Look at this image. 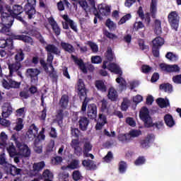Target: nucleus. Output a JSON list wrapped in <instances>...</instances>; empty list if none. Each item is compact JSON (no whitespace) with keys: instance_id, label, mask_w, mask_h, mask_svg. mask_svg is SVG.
Instances as JSON below:
<instances>
[{"instance_id":"22","label":"nucleus","mask_w":181,"mask_h":181,"mask_svg":"<svg viewBox=\"0 0 181 181\" xmlns=\"http://www.w3.org/2000/svg\"><path fill=\"white\" fill-rule=\"evenodd\" d=\"M90 120L86 117H81L78 120L79 128L81 131H87Z\"/></svg>"},{"instance_id":"29","label":"nucleus","mask_w":181,"mask_h":181,"mask_svg":"<svg viewBox=\"0 0 181 181\" xmlns=\"http://www.w3.org/2000/svg\"><path fill=\"white\" fill-rule=\"evenodd\" d=\"M107 98L110 101H117L118 100V92L114 88H110L108 90Z\"/></svg>"},{"instance_id":"30","label":"nucleus","mask_w":181,"mask_h":181,"mask_svg":"<svg viewBox=\"0 0 181 181\" xmlns=\"http://www.w3.org/2000/svg\"><path fill=\"white\" fill-rule=\"evenodd\" d=\"M156 103L160 108H167V107H169V105H170V103H169V99H168L167 98H165V99L159 98L156 100Z\"/></svg>"},{"instance_id":"62","label":"nucleus","mask_w":181,"mask_h":181,"mask_svg":"<svg viewBox=\"0 0 181 181\" xmlns=\"http://www.w3.org/2000/svg\"><path fill=\"white\" fill-rule=\"evenodd\" d=\"M139 46L141 50H148L149 47L145 45V41L142 39L139 40Z\"/></svg>"},{"instance_id":"42","label":"nucleus","mask_w":181,"mask_h":181,"mask_svg":"<svg viewBox=\"0 0 181 181\" xmlns=\"http://www.w3.org/2000/svg\"><path fill=\"white\" fill-rule=\"evenodd\" d=\"M160 90H163L165 93H172L173 86L170 83H162L159 87Z\"/></svg>"},{"instance_id":"49","label":"nucleus","mask_w":181,"mask_h":181,"mask_svg":"<svg viewBox=\"0 0 181 181\" xmlns=\"http://www.w3.org/2000/svg\"><path fill=\"white\" fill-rule=\"evenodd\" d=\"M6 149L11 158L16 156V148L14 146L13 144L11 143V144L8 147H7Z\"/></svg>"},{"instance_id":"31","label":"nucleus","mask_w":181,"mask_h":181,"mask_svg":"<svg viewBox=\"0 0 181 181\" xmlns=\"http://www.w3.org/2000/svg\"><path fill=\"white\" fill-rule=\"evenodd\" d=\"M154 33L156 35H161L162 33V21L159 19L154 21Z\"/></svg>"},{"instance_id":"15","label":"nucleus","mask_w":181,"mask_h":181,"mask_svg":"<svg viewBox=\"0 0 181 181\" xmlns=\"http://www.w3.org/2000/svg\"><path fill=\"white\" fill-rule=\"evenodd\" d=\"M71 146L74 149V155H76V156H81V155H83V148L80 146L78 139H72Z\"/></svg>"},{"instance_id":"54","label":"nucleus","mask_w":181,"mask_h":181,"mask_svg":"<svg viewBox=\"0 0 181 181\" xmlns=\"http://www.w3.org/2000/svg\"><path fill=\"white\" fill-rule=\"evenodd\" d=\"M129 135L131 140V138H136L139 136V135H142V132L141 130H132L129 132Z\"/></svg>"},{"instance_id":"3","label":"nucleus","mask_w":181,"mask_h":181,"mask_svg":"<svg viewBox=\"0 0 181 181\" xmlns=\"http://www.w3.org/2000/svg\"><path fill=\"white\" fill-rule=\"evenodd\" d=\"M78 91L80 100H83V98H84L82 103L81 111L82 112H86V111H87V105H88V101H90V99L87 98V90L86 89V85H84L83 79H79L78 81Z\"/></svg>"},{"instance_id":"40","label":"nucleus","mask_w":181,"mask_h":181,"mask_svg":"<svg viewBox=\"0 0 181 181\" xmlns=\"http://www.w3.org/2000/svg\"><path fill=\"white\" fill-rule=\"evenodd\" d=\"M95 87L98 88V90H99V91H101L102 93H106L107 91V86H105L104 82L101 80L95 81Z\"/></svg>"},{"instance_id":"9","label":"nucleus","mask_w":181,"mask_h":181,"mask_svg":"<svg viewBox=\"0 0 181 181\" xmlns=\"http://www.w3.org/2000/svg\"><path fill=\"white\" fill-rule=\"evenodd\" d=\"M27 4L24 6V11L28 15V19H33L36 15V0H27Z\"/></svg>"},{"instance_id":"2","label":"nucleus","mask_w":181,"mask_h":181,"mask_svg":"<svg viewBox=\"0 0 181 181\" xmlns=\"http://www.w3.org/2000/svg\"><path fill=\"white\" fill-rule=\"evenodd\" d=\"M139 117L140 119L144 122L145 128L156 127L157 129H160L163 127V122L153 123L152 117L149 115L148 107H143V110L139 113Z\"/></svg>"},{"instance_id":"11","label":"nucleus","mask_w":181,"mask_h":181,"mask_svg":"<svg viewBox=\"0 0 181 181\" xmlns=\"http://www.w3.org/2000/svg\"><path fill=\"white\" fill-rule=\"evenodd\" d=\"M16 146L19 150V153L24 158H29L30 156V148L26 144H23L21 142H17Z\"/></svg>"},{"instance_id":"56","label":"nucleus","mask_w":181,"mask_h":181,"mask_svg":"<svg viewBox=\"0 0 181 181\" xmlns=\"http://www.w3.org/2000/svg\"><path fill=\"white\" fill-rule=\"evenodd\" d=\"M11 114H12V107H8L6 110H3L2 117L3 118H8Z\"/></svg>"},{"instance_id":"27","label":"nucleus","mask_w":181,"mask_h":181,"mask_svg":"<svg viewBox=\"0 0 181 181\" xmlns=\"http://www.w3.org/2000/svg\"><path fill=\"white\" fill-rule=\"evenodd\" d=\"M62 18L65 22L69 23L71 29L74 30V32H78V30L77 29V25H76V23H74L73 20L69 18V15L64 14L62 16Z\"/></svg>"},{"instance_id":"6","label":"nucleus","mask_w":181,"mask_h":181,"mask_svg":"<svg viewBox=\"0 0 181 181\" xmlns=\"http://www.w3.org/2000/svg\"><path fill=\"white\" fill-rule=\"evenodd\" d=\"M39 74H40V70L36 68H29L25 71V76L29 78L30 84L34 86H37L39 83Z\"/></svg>"},{"instance_id":"48","label":"nucleus","mask_w":181,"mask_h":181,"mask_svg":"<svg viewBox=\"0 0 181 181\" xmlns=\"http://www.w3.org/2000/svg\"><path fill=\"white\" fill-rule=\"evenodd\" d=\"M105 57L107 62L114 61V53H112V49L111 47H107V50L105 54Z\"/></svg>"},{"instance_id":"16","label":"nucleus","mask_w":181,"mask_h":181,"mask_svg":"<svg viewBox=\"0 0 181 181\" xmlns=\"http://www.w3.org/2000/svg\"><path fill=\"white\" fill-rule=\"evenodd\" d=\"M107 123V116L103 113H99L98 122L95 127L96 131H101V129H103V127H104Z\"/></svg>"},{"instance_id":"61","label":"nucleus","mask_w":181,"mask_h":181,"mask_svg":"<svg viewBox=\"0 0 181 181\" xmlns=\"http://www.w3.org/2000/svg\"><path fill=\"white\" fill-rule=\"evenodd\" d=\"M160 47H156L153 45L152 47V54L154 57H159V50Z\"/></svg>"},{"instance_id":"5","label":"nucleus","mask_w":181,"mask_h":181,"mask_svg":"<svg viewBox=\"0 0 181 181\" xmlns=\"http://www.w3.org/2000/svg\"><path fill=\"white\" fill-rule=\"evenodd\" d=\"M107 69L112 73L119 75V77L116 78V83L119 84L122 90H125V88H127V81H125L124 78L121 77V76H122V70H121L119 66H118L115 63H111L107 66Z\"/></svg>"},{"instance_id":"44","label":"nucleus","mask_w":181,"mask_h":181,"mask_svg":"<svg viewBox=\"0 0 181 181\" xmlns=\"http://www.w3.org/2000/svg\"><path fill=\"white\" fill-rule=\"evenodd\" d=\"M8 141V135L4 132L0 134V146L5 148L6 146V141Z\"/></svg>"},{"instance_id":"24","label":"nucleus","mask_w":181,"mask_h":181,"mask_svg":"<svg viewBox=\"0 0 181 181\" xmlns=\"http://www.w3.org/2000/svg\"><path fill=\"white\" fill-rule=\"evenodd\" d=\"M10 13H8V15L11 16H14V15H22L23 12V7L21 5H13L12 10H10Z\"/></svg>"},{"instance_id":"8","label":"nucleus","mask_w":181,"mask_h":181,"mask_svg":"<svg viewBox=\"0 0 181 181\" xmlns=\"http://www.w3.org/2000/svg\"><path fill=\"white\" fill-rule=\"evenodd\" d=\"M168 21L171 27V29L177 31L179 28V22H180V17L177 12L171 11L168 16Z\"/></svg>"},{"instance_id":"39","label":"nucleus","mask_w":181,"mask_h":181,"mask_svg":"<svg viewBox=\"0 0 181 181\" xmlns=\"http://www.w3.org/2000/svg\"><path fill=\"white\" fill-rule=\"evenodd\" d=\"M153 46H156L157 47H162L163 45H165V40L161 37H156L152 41Z\"/></svg>"},{"instance_id":"43","label":"nucleus","mask_w":181,"mask_h":181,"mask_svg":"<svg viewBox=\"0 0 181 181\" xmlns=\"http://www.w3.org/2000/svg\"><path fill=\"white\" fill-rule=\"evenodd\" d=\"M45 166L46 164L45 163V161H41L34 163L33 168L34 172H40V170H42L43 168H45Z\"/></svg>"},{"instance_id":"35","label":"nucleus","mask_w":181,"mask_h":181,"mask_svg":"<svg viewBox=\"0 0 181 181\" xmlns=\"http://www.w3.org/2000/svg\"><path fill=\"white\" fill-rule=\"evenodd\" d=\"M89 5L91 6V9H93V15L98 18V19H103L100 13H98V10L97 7H95V0H89Z\"/></svg>"},{"instance_id":"4","label":"nucleus","mask_w":181,"mask_h":181,"mask_svg":"<svg viewBox=\"0 0 181 181\" xmlns=\"http://www.w3.org/2000/svg\"><path fill=\"white\" fill-rule=\"evenodd\" d=\"M1 19L3 24L0 33L9 35L11 28L12 27V25H13V17L8 13H2L1 15Z\"/></svg>"},{"instance_id":"23","label":"nucleus","mask_w":181,"mask_h":181,"mask_svg":"<svg viewBox=\"0 0 181 181\" xmlns=\"http://www.w3.org/2000/svg\"><path fill=\"white\" fill-rule=\"evenodd\" d=\"M33 131H35L36 134H37V131H39V129L37 128V127H36L35 124H32L30 126L26 133V135L28 136V138H29V139H33L34 138H36V134L33 133Z\"/></svg>"},{"instance_id":"38","label":"nucleus","mask_w":181,"mask_h":181,"mask_svg":"<svg viewBox=\"0 0 181 181\" xmlns=\"http://www.w3.org/2000/svg\"><path fill=\"white\" fill-rule=\"evenodd\" d=\"M100 111L101 112H106L107 113L110 111V105L108 104V101L105 99H103L100 100Z\"/></svg>"},{"instance_id":"36","label":"nucleus","mask_w":181,"mask_h":181,"mask_svg":"<svg viewBox=\"0 0 181 181\" xmlns=\"http://www.w3.org/2000/svg\"><path fill=\"white\" fill-rule=\"evenodd\" d=\"M127 169H128V164H127V162H125L124 160L119 162V163H118L119 173L124 175V173H125V172H127Z\"/></svg>"},{"instance_id":"52","label":"nucleus","mask_w":181,"mask_h":181,"mask_svg":"<svg viewBox=\"0 0 181 181\" xmlns=\"http://www.w3.org/2000/svg\"><path fill=\"white\" fill-rule=\"evenodd\" d=\"M80 161L78 160H73L70 164L68 165L69 169H78L80 168Z\"/></svg>"},{"instance_id":"17","label":"nucleus","mask_w":181,"mask_h":181,"mask_svg":"<svg viewBox=\"0 0 181 181\" xmlns=\"http://www.w3.org/2000/svg\"><path fill=\"white\" fill-rule=\"evenodd\" d=\"M98 12L102 16H108L111 13V7L105 4H100L98 6Z\"/></svg>"},{"instance_id":"26","label":"nucleus","mask_w":181,"mask_h":181,"mask_svg":"<svg viewBox=\"0 0 181 181\" xmlns=\"http://www.w3.org/2000/svg\"><path fill=\"white\" fill-rule=\"evenodd\" d=\"M164 122L169 128H172L176 124L175 119H173V116L170 114H166L164 116Z\"/></svg>"},{"instance_id":"25","label":"nucleus","mask_w":181,"mask_h":181,"mask_svg":"<svg viewBox=\"0 0 181 181\" xmlns=\"http://www.w3.org/2000/svg\"><path fill=\"white\" fill-rule=\"evenodd\" d=\"M157 5L158 2L156 1V0H151V3L150 5V13L153 19H155L156 18V13L158 12V8L156 7Z\"/></svg>"},{"instance_id":"45","label":"nucleus","mask_w":181,"mask_h":181,"mask_svg":"<svg viewBox=\"0 0 181 181\" xmlns=\"http://www.w3.org/2000/svg\"><path fill=\"white\" fill-rule=\"evenodd\" d=\"M14 59L16 62H18L21 63V62H23V59H25V54L23 53V50L22 49H20L18 52L16 54Z\"/></svg>"},{"instance_id":"19","label":"nucleus","mask_w":181,"mask_h":181,"mask_svg":"<svg viewBox=\"0 0 181 181\" xmlns=\"http://www.w3.org/2000/svg\"><path fill=\"white\" fill-rule=\"evenodd\" d=\"M71 59H73L75 64H77V66H78L80 70H81L83 74H87V67L86 66V64H84L83 59H78L77 57L74 55H71Z\"/></svg>"},{"instance_id":"14","label":"nucleus","mask_w":181,"mask_h":181,"mask_svg":"<svg viewBox=\"0 0 181 181\" xmlns=\"http://www.w3.org/2000/svg\"><path fill=\"white\" fill-rule=\"evenodd\" d=\"M2 85L4 88L9 90L10 88H19L21 87V82H17L12 79H4L2 81Z\"/></svg>"},{"instance_id":"21","label":"nucleus","mask_w":181,"mask_h":181,"mask_svg":"<svg viewBox=\"0 0 181 181\" xmlns=\"http://www.w3.org/2000/svg\"><path fill=\"white\" fill-rule=\"evenodd\" d=\"M155 139V135L149 134L147 136L140 141L141 148H149V144Z\"/></svg>"},{"instance_id":"33","label":"nucleus","mask_w":181,"mask_h":181,"mask_svg":"<svg viewBox=\"0 0 181 181\" xmlns=\"http://www.w3.org/2000/svg\"><path fill=\"white\" fill-rule=\"evenodd\" d=\"M61 47H62L64 52H67L68 53H74V47H73L71 44L68 42H64L62 41Z\"/></svg>"},{"instance_id":"20","label":"nucleus","mask_w":181,"mask_h":181,"mask_svg":"<svg viewBox=\"0 0 181 181\" xmlns=\"http://www.w3.org/2000/svg\"><path fill=\"white\" fill-rule=\"evenodd\" d=\"M88 117L90 119H95L97 118V105L94 103L88 105Z\"/></svg>"},{"instance_id":"34","label":"nucleus","mask_w":181,"mask_h":181,"mask_svg":"<svg viewBox=\"0 0 181 181\" xmlns=\"http://www.w3.org/2000/svg\"><path fill=\"white\" fill-rule=\"evenodd\" d=\"M117 139L119 142H122V144H128L131 141V136H129V134H120L118 135Z\"/></svg>"},{"instance_id":"55","label":"nucleus","mask_w":181,"mask_h":181,"mask_svg":"<svg viewBox=\"0 0 181 181\" xmlns=\"http://www.w3.org/2000/svg\"><path fill=\"white\" fill-rule=\"evenodd\" d=\"M166 59L170 60L171 62H176L177 61V56L173 52H168L165 55Z\"/></svg>"},{"instance_id":"57","label":"nucleus","mask_w":181,"mask_h":181,"mask_svg":"<svg viewBox=\"0 0 181 181\" xmlns=\"http://www.w3.org/2000/svg\"><path fill=\"white\" fill-rule=\"evenodd\" d=\"M141 71L144 74H148L152 71V67H151L149 65L144 64L141 66Z\"/></svg>"},{"instance_id":"46","label":"nucleus","mask_w":181,"mask_h":181,"mask_svg":"<svg viewBox=\"0 0 181 181\" xmlns=\"http://www.w3.org/2000/svg\"><path fill=\"white\" fill-rule=\"evenodd\" d=\"M93 151V144L90 141H85L83 147V153L91 152Z\"/></svg>"},{"instance_id":"64","label":"nucleus","mask_w":181,"mask_h":181,"mask_svg":"<svg viewBox=\"0 0 181 181\" xmlns=\"http://www.w3.org/2000/svg\"><path fill=\"white\" fill-rule=\"evenodd\" d=\"M173 81L175 84H181V74L173 76Z\"/></svg>"},{"instance_id":"28","label":"nucleus","mask_w":181,"mask_h":181,"mask_svg":"<svg viewBox=\"0 0 181 181\" xmlns=\"http://www.w3.org/2000/svg\"><path fill=\"white\" fill-rule=\"evenodd\" d=\"M22 67V64L18 61L13 64H8V69L10 74H13V72L18 71Z\"/></svg>"},{"instance_id":"13","label":"nucleus","mask_w":181,"mask_h":181,"mask_svg":"<svg viewBox=\"0 0 181 181\" xmlns=\"http://www.w3.org/2000/svg\"><path fill=\"white\" fill-rule=\"evenodd\" d=\"M10 39L12 40H21L22 42H24V43H32V42H33L32 37L26 35L11 34L10 35Z\"/></svg>"},{"instance_id":"50","label":"nucleus","mask_w":181,"mask_h":181,"mask_svg":"<svg viewBox=\"0 0 181 181\" xmlns=\"http://www.w3.org/2000/svg\"><path fill=\"white\" fill-rule=\"evenodd\" d=\"M105 26L108 28L109 30H114L117 29V25L114 23V21H111L110 18L106 20Z\"/></svg>"},{"instance_id":"59","label":"nucleus","mask_w":181,"mask_h":181,"mask_svg":"<svg viewBox=\"0 0 181 181\" xmlns=\"http://www.w3.org/2000/svg\"><path fill=\"white\" fill-rule=\"evenodd\" d=\"M8 161H6V157L5 156L4 153L0 154V165H1L2 166H6V165H8Z\"/></svg>"},{"instance_id":"53","label":"nucleus","mask_w":181,"mask_h":181,"mask_svg":"<svg viewBox=\"0 0 181 181\" xmlns=\"http://www.w3.org/2000/svg\"><path fill=\"white\" fill-rule=\"evenodd\" d=\"M132 18V16H131V13H127L125 16H124L122 18H120L119 21L118 22V25H124L125 22L127 21H129Z\"/></svg>"},{"instance_id":"37","label":"nucleus","mask_w":181,"mask_h":181,"mask_svg":"<svg viewBox=\"0 0 181 181\" xmlns=\"http://www.w3.org/2000/svg\"><path fill=\"white\" fill-rule=\"evenodd\" d=\"M45 138L46 135H45V128H42L35 139V145H39V142H40L41 141H45Z\"/></svg>"},{"instance_id":"7","label":"nucleus","mask_w":181,"mask_h":181,"mask_svg":"<svg viewBox=\"0 0 181 181\" xmlns=\"http://www.w3.org/2000/svg\"><path fill=\"white\" fill-rule=\"evenodd\" d=\"M45 50L47 52V62L49 64L53 63V60L54 59V56L53 54H56V56H60V53H62L59 48L53 44H48L45 47Z\"/></svg>"},{"instance_id":"60","label":"nucleus","mask_w":181,"mask_h":181,"mask_svg":"<svg viewBox=\"0 0 181 181\" xmlns=\"http://www.w3.org/2000/svg\"><path fill=\"white\" fill-rule=\"evenodd\" d=\"M145 28V25L141 21L136 22L134 24V30H139V29H144Z\"/></svg>"},{"instance_id":"51","label":"nucleus","mask_w":181,"mask_h":181,"mask_svg":"<svg viewBox=\"0 0 181 181\" xmlns=\"http://www.w3.org/2000/svg\"><path fill=\"white\" fill-rule=\"evenodd\" d=\"M145 162H146V159H145V156H139L136 160L134 161V165L136 166H141V165H145Z\"/></svg>"},{"instance_id":"1","label":"nucleus","mask_w":181,"mask_h":181,"mask_svg":"<svg viewBox=\"0 0 181 181\" xmlns=\"http://www.w3.org/2000/svg\"><path fill=\"white\" fill-rule=\"evenodd\" d=\"M69 98L67 95H63L59 101V106L60 107V109L57 110V114L55 115L56 120L58 124H62L63 119L69 117V111L66 110L69 107Z\"/></svg>"},{"instance_id":"63","label":"nucleus","mask_w":181,"mask_h":181,"mask_svg":"<svg viewBox=\"0 0 181 181\" xmlns=\"http://www.w3.org/2000/svg\"><path fill=\"white\" fill-rule=\"evenodd\" d=\"M16 117H23V118H25V107H21L18 109L16 111Z\"/></svg>"},{"instance_id":"58","label":"nucleus","mask_w":181,"mask_h":181,"mask_svg":"<svg viewBox=\"0 0 181 181\" xmlns=\"http://www.w3.org/2000/svg\"><path fill=\"white\" fill-rule=\"evenodd\" d=\"M63 162V158L62 156H57L52 159V163L53 165H59V163Z\"/></svg>"},{"instance_id":"10","label":"nucleus","mask_w":181,"mask_h":181,"mask_svg":"<svg viewBox=\"0 0 181 181\" xmlns=\"http://www.w3.org/2000/svg\"><path fill=\"white\" fill-rule=\"evenodd\" d=\"M160 69L162 71L165 73H180V67L177 64L169 65L167 64H160Z\"/></svg>"},{"instance_id":"12","label":"nucleus","mask_w":181,"mask_h":181,"mask_svg":"<svg viewBox=\"0 0 181 181\" xmlns=\"http://www.w3.org/2000/svg\"><path fill=\"white\" fill-rule=\"evenodd\" d=\"M4 170L11 176H18L21 175V172H22V169L16 168V166L13 165L12 164H7L6 166L4 167Z\"/></svg>"},{"instance_id":"47","label":"nucleus","mask_w":181,"mask_h":181,"mask_svg":"<svg viewBox=\"0 0 181 181\" xmlns=\"http://www.w3.org/2000/svg\"><path fill=\"white\" fill-rule=\"evenodd\" d=\"M23 127H24L23 119L21 117L18 118L16 122V125L14 129L17 131V132H19V131H22V129L23 128Z\"/></svg>"},{"instance_id":"41","label":"nucleus","mask_w":181,"mask_h":181,"mask_svg":"<svg viewBox=\"0 0 181 181\" xmlns=\"http://www.w3.org/2000/svg\"><path fill=\"white\" fill-rule=\"evenodd\" d=\"M42 177L44 181H53V173H51L50 170H45L42 173Z\"/></svg>"},{"instance_id":"18","label":"nucleus","mask_w":181,"mask_h":181,"mask_svg":"<svg viewBox=\"0 0 181 181\" xmlns=\"http://www.w3.org/2000/svg\"><path fill=\"white\" fill-rule=\"evenodd\" d=\"M48 23L52 26V29L56 36H59L60 33H62V29H60V27H59L57 22L54 21V18L53 17H49L48 18Z\"/></svg>"},{"instance_id":"32","label":"nucleus","mask_w":181,"mask_h":181,"mask_svg":"<svg viewBox=\"0 0 181 181\" xmlns=\"http://www.w3.org/2000/svg\"><path fill=\"white\" fill-rule=\"evenodd\" d=\"M41 107H43L44 109L41 112V115L40 117V119L42 121H45L46 119V117L47 115V107L45 106V98L43 97V95L41 96Z\"/></svg>"}]
</instances>
